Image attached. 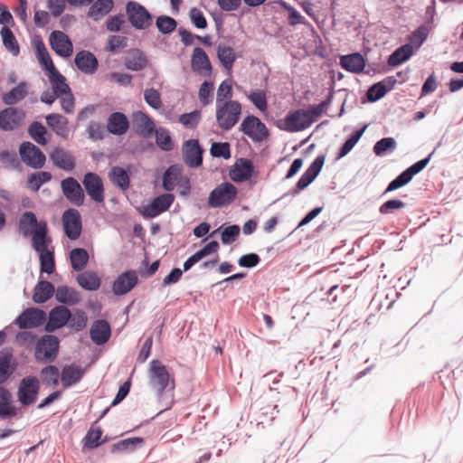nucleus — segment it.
<instances>
[{"mask_svg": "<svg viewBox=\"0 0 463 463\" xmlns=\"http://www.w3.org/2000/svg\"><path fill=\"white\" fill-rule=\"evenodd\" d=\"M148 378L150 386L159 396L168 388L175 389V378L171 376L165 365L159 360H152L149 364Z\"/></svg>", "mask_w": 463, "mask_h": 463, "instance_id": "1", "label": "nucleus"}, {"mask_svg": "<svg viewBox=\"0 0 463 463\" xmlns=\"http://www.w3.org/2000/svg\"><path fill=\"white\" fill-rule=\"evenodd\" d=\"M248 99L253 103V105L264 112L268 109L267 95L262 90H256L247 95Z\"/></svg>", "mask_w": 463, "mask_h": 463, "instance_id": "50", "label": "nucleus"}, {"mask_svg": "<svg viewBox=\"0 0 463 463\" xmlns=\"http://www.w3.org/2000/svg\"><path fill=\"white\" fill-rule=\"evenodd\" d=\"M78 284L84 289L90 291L98 290L100 287V279L93 271H85L77 276Z\"/></svg>", "mask_w": 463, "mask_h": 463, "instance_id": "39", "label": "nucleus"}, {"mask_svg": "<svg viewBox=\"0 0 463 463\" xmlns=\"http://www.w3.org/2000/svg\"><path fill=\"white\" fill-rule=\"evenodd\" d=\"M74 61L77 68L86 74H93L99 66L97 58L89 51L79 52Z\"/></svg>", "mask_w": 463, "mask_h": 463, "instance_id": "26", "label": "nucleus"}, {"mask_svg": "<svg viewBox=\"0 0 463 463\" xmlns=\"http://www.w3.org/2000/svg\"><path fill=\"white\" fill-rule=\"evenodd\" d=\"M19 154L22 161L32 168L39 169L45 165V155L31 142L22 143L19 147Z\"/></svg>", "mask_w": 463, "mask_h": 463, "instance_id": "9", "label": "nucleus"}, {"mask_svg": "<svg viewBox=\"0 0 463 463\" xmlns=\"http://www.w3.org/2000/svg\"><path fill=\"white\" fill-rule=\"evenodd\" d=\"M232 86L230 80H223L218 87L216 104L225 103L226 100H232Z\"/></svg>", "mask_w": 463, "mask_h": 463, "instance_id": "53", "label": "nucleus"}, {"mask_svg": "<svg viewBox=\"0 0 463 463\" xmlns=\"http://www.w3.org/2000/svg\"><path fill=\"white\" fill-rule=\"evenodd\" d=\"M325 155H319L316 157L314 162L309 165V167L305 171V173L298 181L294 190L295 194L307 188L316 179L325 164Z\"/></svg>", "mask_w": 463, "mask_h": 463, "instance_id": "16", "label": "nucleus"}, {"mask_svg": "<svg viewBox=\"0 0 463 463\" xmlns=\"http://www.w3.org/2000/svg\"><path fill=\"white\" fill-rule=\"evenodd\" d=\"M24 112L16 108H7L2 111V129L12 130L16 128L24 118Z\"/></svg>", "mask_w": 463, "mask_h": 463, "instance_id": "32", "label": "nucleus"}, {"mask_svg": "<svg viewBox=\"0 0 463 463\" xmlns=\"http://www.w3.org/2000/svg\"><path fill=\"white\" fill-rule=\"evenodd\" d=\"M413 53L412 45L404 44L396 49L388 58V65L395 67L407 61Z\"/></svg>", "mask_w": 463, "mask_h": 463, "instance_id": "43", "label": "nucleus"}, {"mask_svg": "<svg viewBox=\"0 0 463 463\" xmlns=\"http://www.w3.org/2000/svg\"><path fill=\"white\" fill-rule=\"evenodd\" d=\"M46 314L44 311L29 307L25 309L15 320V324L22 329L37 327L44 322Z\"/></svg>", "mask_w": 463, "mask_h": 463, "instance_id": "18", "label": "nucleus"}, {"mask_svg": "<svg viewBox=\"0 0 463 463\" xmlns=\"http://www.w3.org/2000/svg\"><path fill=\"white\" fill-rule=\"evenodd\" d=\"M200 120L201 112L198 110L183 114L179 118V122L189 128H194L199 124Z\"/></svg>", "mask_w": 463, "mask_h": 463, "instance_id": "63", "label": "nucleus"}, {"mask_svg": "<svg viewBox=\"0 0 463 463\" xmlns=\"http://www.w3.org/2000/svg\"><path fill=\"white\" fill-rule=\"evenodd\" d=\"M29 134L31 137L39 145L45 146L47 140L45 138L46 128L39 122H33L29 127Z\"/></svg>", "mask_w": 463, "mask_h": 463, "instance_id": "51", "label": "nucleus"}, {"mask_svg": "<svg viewBox=\"0 0 463 463\" xmlns=\"http://www.w3.org/2000/svg\"><path fill=\"white\" fill-rule=\"evenodd\" d=\"M40 390V382L35 376L24 377L19 383L17 398L24 406L35 402Z\"/></svg>", "mask_w": 463, "mask_h": 463, "instance_id": "8", "label": "nucleus"}, {"mask_svg": "<svg viewBox=\"0 0 463 463\" xmlns=\"http://www.w3.org/2000/svg\"><path fill=\"white\" fill-rule=\"evenodd\" d=\"M113 0H97L90 7L88 16L94 21H99L113 8Z\"/></svg>", "mask_w": 463, "mask_h": 463, "instance_id": "35", "label": "nucleus"}, {"mask_svg": "<svg viewBox=\"0 0 463 463\" xmlns=\"http://www.w3.org/2000/svg\"><path fill=\"white\" fill-rule=\"evenodd\" d=\"M340 65L347 71L360 73L365 67V61L362 54L355 52L342 56L340 58Z\"/></svg>", "mask_w": 463, "mask_h": 463, "instance_id": "31", "label": "nucleus"}, {"mask_svg": "<svg viewBox=\"0 0 463 463\" xmlns=\"http://www.w3.org/2000/svg\"><path fill=\"white\" fill-rule=\"evenodd\" d=\"M237 193V188L232 184L222 183L211 192L208 204L214 208L228 205L235 200Z\"/></svg>", "mask_w": 463, "mask_h": 463, "instance_id": "6", "label": "nucleus"}, {"mask_svg": "<svg viewBox=\"0 0 463 463\" xmlns=\"http://www.w3.org/2000/svg\"><path fill=\"white\" fill-rule=\"evenodd\" d=\"M125 65L131 71H140L146 67V60L141 53L136 52L126 59Z\"/></svg>", "mask_w": 463, "mask_h": 463, "instance_id": "60", "label": "nucleus"}, {"mask_svg": "<svg viewBox=\"0 0 463 463\" xmlns=\"http://www.w3.org/2000/svg\"><path fill=\"white\" fill-rule=\"evenodd\" d=\"M58 351V338L55 335H45L36 342L34 356L40 362L53 361Z\"/></svg>", "mask_w": 463, "mask_h": 463, "instance_id": "7", "label": "nucleus"}, {"mask_svg": "<svg viewBox=\"0 0 463 463\" xmlns=\"http://www.w3.org/2000/svg\"><path fill=\"white\" fill-rule=\"evenodd\" d=\"M137 283L136 271L128 270L122 273L113 283V292L118 295H125L129 292Z\"/></svg>", "mask_w": 463, "mask_h": 463, "instance_id": "24", "label": "nucleus"}, {"mask_svg": "<svg viewBox=\"0 0 463 463\" xmlns=\"http://www.w3.org/2000/svg\"><path fill=\"white\" fill-rule=\"evenodd\" d=\"M254 171L253 163L248 158H239L229 171L230 178L236 183L249 180Z\"/></svg>", "mask_w": 463, "mask_h": 463, "instance_id": "19", "label": "nucleus"}, {"mask_svg": "<svg viewBox=\"0 0 463 463\" xmlns=\"http://www.w3.org/2000/svg\"><path fill=\"white\" fill-rule=\"evenodd\" d=\"M55 298L58 302L66 305H75L80 301L78 292L68 286H59L55 290Z\"/></svg>", "mask_w": 463, "mask_h": 463, "instance_id": "38", "label": "nucleus"}, {"mask_svg": "<svg viewBox=\"0 0 463 463\" xmlns=\"http://www.w3.org/2000/svg\"><path fill=\"white\" fill-rule=\"evenodd\" d=\"M144 98L146 102L153 109H158L162 106L160 93L154 88L145 90Z\"/></svg>", "mask_w": 463, "mask_h": 463, "instance_id": "64", "label": "nucleus"}, {"mask_svg": "<svg viewBox=\"0 0 463 463\" xmlns=\"http://www.w3.org/2000/svg\"><path fill=\"white\" fill-rule=\"evenodd\" d=\"M285 124L288 131L298 132L309 128L313 124V120L309 118L306 109H298L286 117Z\"/></svg>", "mask_w": 463, "mask_h": 463, "instance_id": "20", "label": "nucleus"}, {"mask_svg": "<svg viewBox=\"0 0 463 463\" xmlns=\"http://www.w3.org/2000/svg\"><path fill=\"white\" fill-rule=\"evenodd\" d=\"M203 153V150L196 139H189L183 145V159L189 167H198L202 165Z\"/></svg>", "mask_w": 463, "mask_h": 463, "instance_id": "15", "label": "nucleus"}, {"mask_svg": "<svg viewBox=\"0 0 463 463\" xmlns=\"http://www.w3.org/2000/svg\"><path fill=\"white\" fill-rule=\"evenodd\" d=\"M240 130L254 141H262L268 135V128L265 124L255 116H247L240 126Z\"/></svg>", "mask_w": 463, "mask_h": 463, "instance_id": "11", "label": "nucleus"}, {"mask_svg": "<svg viewBox=\"0 0 463 463\" xmlns=\"http://www.w3.org/2000/svg\"><path fill=\"white\" fill-rule=\"evenodd\" d=\"M128 38L122 35H111L107 41L105 50L110 52H115L120 49L127 47Z\"/></svg>", "mask_w": 463, "mask_h": 463, "instance_id": "59", "label": "nucleus"}, {"mask_svg": "<svg viewBox=\"0 0 463 463\" xmlns=\"http://www.w3.org/2000/svg\"><path fill=\"white\" fill-rule=\"evenodd\" d=\"M55 293L54 286L46 280H40L33 291V300L35 303H44Z\"/></svg>", "mask_w": 463, "mask_h": 463, "instance_id": "36", "label": "nucleus"}, {"mask_svg": "<svg viewBox=\"0 0 463 463\" xmlns=\"http://www.w3.org/2000/svg\"><path fill=\"white\" fill-rule=\"evenodd\" d=\"M157 29L164 34L174 32L177 26L176 21L169 16H159L156 21Z\"/></svg>", "mask_w": 463, "mask_h": 463, "instance_id": "56", "label": "nucleus"}, {"mask_svg": "<svg viewBox=\"0 0 463 463\" xmlns=\"http://www.w3.org/2000/svg\"><path fill=\"white\" fill-rule=\"evenodd\" d=\"M71 318V311L64 306H57L49 313V319L45 325L47 332H53L64 326Z\"/></svg>", "mask_w": 463, "mask_h": 463, "instance_id": "21", "label": "nucleus"}, {"mask_svg": "<svg viewBox=\"0 0 463 463\" xmlns=\"http://www.w3.org/2000/svg\"><path fill=\"white\" fill-rule=\"evenodd\" d=\"M11 393L0 387V417L7 419L17 415V409L11 405Z\"/></svg>", "mask_w": 463, "mask_h": 463, "instance_id": "40", "label": "nucleus"}, {"mask_svg": "<svg viewBox=\"0 0 463 463\" xmlns=\"http://www.w3.org/2000/svg\"><path fill=\"white\" fill-rule=\"evenodd\" d=\"M181 176V170L177 165H171L163 175V187L166 191H173Z\"/></svg>", "mask_w": 463, "mask_h": 463, "instance_id": "46", "label": "nucleus"}, {"mask_svg": "<svg viewBox=\"0 0 463 463\" xmlns=\"http://www.w3.org/2000/svg\"><path fill=\"white\" fill-rule=\"evenodd\" d=\"M217 58L222 66L231 71L237 59L234 49L226 43H221L217 46Z\"/></svg>", "mask_w": 463, "mask_h": 463, "instance_id": "33", "label": "nucleus"}, {"mask_svg": "<svg viewBox=\"0 0 463 463\" xmlns=\"http://www.w3.org/2000/svg\"><path fill=\"white\" fill-rule=\"evenodd\" d=\"M62 194L68 201L76 206L84 203L85 195L80 183L73 177H67L61 183Z\"/></svg>", "mask_w": 463, "mask_h": 463, "instance_id": "14", "label": "nucleus"}, {"mask_svg": "<svg viewBox=\"0 0 463 463\" xmlns=\"http://www.w3.org/2000/svg\"><path fill=\"white\" fill-rule=\"evenodd\" d=\"M44 232H38L34 238L33 250L39 253L41 271L48 274L52 273L54 270V253L53 250H49L52 240L44 241Z\"/></svg>", "mask_w": 463, "mask_h": 463, "instance_id": "4", "label": "nucleus"}, {"mask_svg": "<svg viewBox=\"0 0 463 463\" xmlns=\"http://www.w3.org/2000/svg\"><path fill=\"white\" fill-rule=\"evenodd\" d=\"M89 253L85 249L76 248L70 253L71 268L76 271H82L89 262Z\"/></svg>", "mask_w": 463, "mask_h": 463, "instance_id": "42", "label": "nucleus"}, {"mask_svg": "<svg viewBox=\"0 0 463 463\" xmlns=\"http://www.w3.org/2000/svg\"><path fill=\"white\" fill-rule=\"evenodd\" d=\"M191 68L193 71L203 75L210 76L212 74L213 67L207 53L200 47L194 49L191 57Z\"/></svg>", "mask_w": 463, "mask_h": 463, "instance_id": "22", "label": "nucleus"}, {"mask_svg": "<svg viewBox=\"0 0 463 463\" xmlns=\"http://www.w3.org/2000/svg\"><path fill=\"white\" fill-rule=\"evenodd\" d=\"M280 6L288 13V24L296 26L298 24L308 25L309 23L302 16L293 6L285 1L279 2Z\"/></svg>", "mask_w": 463, "mask_h": 463, "instance_id": "47", "label": "nucleus"}, {"mask_svg": "<svg viewBox=\"0 0 463 463\" xmlns=\"http://www.w3.org/2000/svg\"><path fill=\"white\" fill-rule=\"evenodd\" d=\"M82 184L90 198L96 203H103L105 200V189L101 177L92 172L86 173L82 179Z\"/></svg>", "mask_w": 463, "mask_h": 463, "instance_id": "12", "label": "nucleus"}, {"mask_svg": "<svg viewBox=\"0 0 463 463\" xmlns=\"http://www.w3.org/2000/svg\"><path fill=\"white\" fill-rule=\"evenodd\" d=\"M132 121L136 132L142 137H149L155 131L154 122L142 111L135 112L132 117Z\"/></svg>", "mask_w": 463, "mask_h": 463, "instance_id": "27", "label": "nucleus"}, {"mask_svg": "<svg viewBox=\"0 0 463 463\" xmlns=\"http://www.w3.org/2000/svg\"><path fill=\"white\" fill-rule=\"evenodd\" d=\"M52 49L61 57H70L73 53V44L68 35L61 31H53L49 38Z\"/></svg>", "mask_w": 463, "mask_h": 463, "instance_id": "17", "label": "nucleus"}, {"mask_svg": "<svg viewBox=\"0 0 463 463\" xmlns=\"http://www.w3.org/2000/svg\"><path fill=\"white\" fill-rule=\"evenodd\" d=\"M219 249V243L216 241H213L206 244L203 249L196 251L194 255L188 258L184 263V270H189L194 264L199 262L202 259L210 255L211 253H214Z\"/></svg>", "mask_w": 463, "mask_h": 463, "instance_id": "34", "label": "nucleus"}, {"mask_svg": "<svg viewBox=\"0 0 463 463\" xmlns=\"http://www.w3.org/2000/svg\"><path fill=\"white\" fill-rule=\"evenodd\" d=\"M52 164L60 169L71 172L75 168V157L61 147H55L50 154Z\"/></svg>", "mask_w": 463, "mask_h": 463, "instance_id": "23", "label": "nucleus"}, {"mask_svg": "<svg viewBox=\"0 0 463 463\" xmlns=\"http://www.w3.org/2000/svg\"><path fill=\"white\" fill-rule=\"evenodd\" d=\"M41 375L43 383L53 387L59 383V369L55 365H48L42 369Z\"/></svg>", "mask_w": 463, "mask_h": 463, "instance_id": "49", "label": "nucleus"}, {"mask_svg": "<svg viewBox=\"0 0 463 463\" xmlns=\"http://www.w3.org/2000/svg\"><path fill=\"white\" fill-rule=\"evenodd\" d=\"M0 34L5 48L14 56H17L20 52L19 43L8 25L2 27Z\"/></svg>", "mask_w": 463, "mask_h": 463, "instance_id": "44", "label": "nucleus"}, {"mask_svg": "<svg viewBox=\"0 0 463 463\" xmlns=\"http://www.w3.org/2000/svg\"><path fill=\"white\" fill-rule=\"evenodd\" d=\"M126 13L129 23L136 29L145 30L152 25V15L145 6L137 2H128L126 5Z\"/></svg>", "mask_w": 463, "mask_h": 463, "instance_id": "5", "label": "nucleus"}, {"mask_svg": "<svg viewBox=\"0 0 463 463\" xmlns=\"http://www.w3.org/2000/svg\"><path fill=\"white\" fill-rule=\"evenodd\" d=\"M156 142L157 146L165 151L173 149V141L166 129L159 128L156 131Z\"/></svg>", "mask_w": 463, "mask_h": 463, "instance_id": "57", "label": "nucleus"}, {"mask_svg": "<svg viewBox=\"0 0 463 463\" xmlns=\"http://www.w3.org/2000/svg\"><path fill=\"white\" fill-rule=\"evenodd\" d=\"M210 153L214 157H223L224 159H229L231 157L230 144L227 142L213 143Z\"/></svg>", "mask_w": 463, "mask_h": 463, "instance_id": "62", "label": "nucleus"}, {"mask_svg": "<svg viewBox=\"0 0 463 463\" xmlns=\"http://www.w3.org/2000/svg\"><path fill=\"white\" fill-rule=\"evenodd\" d=\"M37 56L41 65L47 71V73L56 69L48 51L43 44L37 47Z\"/></svg>", "mask_w": 463, "mask_h": 463, "instance_id": "61", "label": "nucleus"}, {"mask_svg": "<svg viewBox=\"0 0 463 463\" xmlns=\"http://www.w3.org/2000/svg\"><path fill=\"white\" fill-rule=\"evenodd\" d=\"M174 200V194H164L156 197L149 204L145 205L140 213L145 218H155L167 211L172 205Z\"/></svg>", "mask_w": 463, "mask_h": 463, "instance_id": "13", "label": "nucleus"}, {"mask_svg": "<svg viewBox=\"0 0 463 463\" xmlns=\"http://www.w3.org/2000/svg\"><path fill=\"white\" fill-rule=\"evenodd\" d=\"M88 317L86 313L81 310H76L73 314L71 313L69 320L70 327L75 331H80L87 326Z\"/></svg>", "mask_w": 463, "mask_h": 463, "instance_id": "55", "label": "nucleus"}, {"mask_svg": "<svg viewBox=\"0 0 463 463\" xmlns=\"http://www.w3.org/2000/svg\"><path fill=\"white\" fill-rule=\"evenodd\" d=\"M52 174L45 171H41L32 174L28 178V185L33 190L37 192L40 187L51 181Z\"/></svg>", "mask_w": 463, "mask_h": 463, "instance_id": "48", "label": "nucleus"}, {"mask_svg": "<svg viewBox=\"0 0 463 463\" xmlns=\"http://www.w3.org/2000/svg\"><path fill=\"white\" fill-rule=\"evenodd\" d=\"M61 222L66 236L72 240H78L82 232L81 216L78 210L71 208L66 210L61 216Z\"/></svg>", "mask_w": 463, "mask_h": 463, "instance_id": "10", "label": "nucleus"}, {"mask_svg": "<svg viewBox=\"0 0 463 463\" xmlns=\"http://www.w3.org/2000/svg\"><path fill=\"white\" fill-rule=\"evenodd\" d=\"M389 90L383 82H377L369 88L366 97L369 101L374 102L382 99Z\"/></svg>", "mask_w": 463, "mask_h": 463, "instance_id": "58", "label": "nucleus"}, {"mask_svg": "<svg viewBox=\"0 0 463 463\" xmlns=\"http://www.w3.org/2000/svg\"><path fill=\"white\" fill-rule=\"evenodd\" d=\"M242 106L237 100H226L216 104V121L222 130L232 129L240 120Z\"/></svg>", "mask_w": 463, "mask_h": 463, "instance_id": "2", "label": "nucleus"}, {"mask_svg": "<svg viewBox=\"0 0 463 463\" xmlns=\"http://www.w3.org/2000/svg\"><path fill=\"white\" fill-rule=\"evenodd\" d=\"M90 338L97 345H103L109 339L110 326L103 319L96 320L90 327Z\"/></svg>", "mask_w": 463, "mask_h": 463, "instance_id": "28", "label": "nucleus"}, {"mask_svg": "<svg viewBox=\"0 0 463 463\" xmlns=\"http://www.w3.org/2000/svg\"><path fill=\"white\" fill-rule=\"evenodd\" d=\"M84 374V370L76 364L65 365L61 374V382L64 388L78 383Z\"/></svg>", "mask_w": 463, "mask_h": 463, "instance_id": "29", "label": "nucleus"}, {"mask_svg": "<svg viewBox=\"0 0 463 463\" xmlns=\"http://www.w3.org/2000/svg\"><path fill=\"white\" fill-rule=\"evenodd\" d=\"M365 129V127H364L363 128L355 131L345 143L344 145L342 146V147L340 148V151L338 153V156H337V158H341V157H344L345 156H346L352 149L353 147L355 146V144L359 141V139L361 138L364 131Z\"/></svg>", "mask_w": 463, "mask_h": 463, "instance_id": "54", "label": "nucleus"}, {"mask_svg": "<svg viewBox=\"0 0 463 463\" xmlns=\"http://www.w3.org/2000/svg\"><path fill=\"white\" fill-rule=\"evenodd\" d=\"M129 128V121L122 112L111 113L107 120L108 131L115 136H122L128 132Z\"/></svg>", "mask_w": 463, "mask_h": 463, "instance_id": "25", "label": "nucleus"}, {"mask_svg": "<svg viewBox=\"0 0 463 463\" xmlns=\"http://www.w3.org/2000/svg\"><path fill=\"white\" fill-rule=\"evenodd\" d=\"M214 85L212 81H203L200 86L198 98L203 105H208L213 101Z\"/></svg>", "mask_w": 463, "mask_h": 463, "instance_id": "52", "label": "nucleus"}, {"mask_svg": "<svg viewBox=\"0 0 463 463\" xmlns=\"http://www.w3.org/2000/svg\"><path fill=\"white\" fill-rule=\"evenodd\" d=\"M19 232L24 236H32V246L34 245V238L38 232H44V241H49L48 225L46 221H37L36 215L32 212H24L18 222Z\"/></svg>", "mask_w": 463, "mask_h": 463, "instance_id": "3", "label": "nucleus"}, {"mask_svg": "<svg viewBox=\"0 0 463 463\" xmlns=\"http://www.w3.org/2000/svg\"><path fill=\"white\" fill-rule=\"evenodd\" d=\"M52 90L58 95L64 94L71 90V88L66 82L65 77L54 69L47 73Z\"/></svg>", "mask_w": 463, "mask_h": 463, "instance_id": "41", "label": "nucleus"}, {"mask_svg": "<svg viewBox=\"0 0 463 463\" xmlns=\"http://www.w3.org/2000/svg\"><path fill=\"white\" fill-rule=\"evenodd\" d=\"M109 180L121 190H127L129 187V175L128 172L120 166H114L109 173Z\"/></svg>", "mask_w": 463, "mask_h": 463, "instance_id": "45", "label": "nucleus"}, {"mask_svg": "<svg viewBox=\"0 0 463 463\" xmlns=\"http://www.w3.org/2000/svg\"><path fill=\"white\" fill-rule=\"evenodd\" d=\"M47 125L60 137L68 138L70 128L68 119L58 113H52L46 116Z\"/></svg>", "mask_w": 463, "mask_h": 463, "instance_id": "30", "label": "nucleus"}, {"mask_svg": "<svg viewBox=\"0 0 463 463\" xmlns=\"http://www.w3.org/2000/svg\"><path fill=\"white\" fill-rule=\"evenodd\" d=\"M28 94V84L24 81L20 82L16 87L4 94L2 100L6 105H14L24 99Z\"/></svg>", "mask_w": 463, "mask_h": 463, "instance_id": "37", "label": "nucleus"}]
</instances>
